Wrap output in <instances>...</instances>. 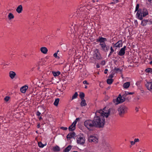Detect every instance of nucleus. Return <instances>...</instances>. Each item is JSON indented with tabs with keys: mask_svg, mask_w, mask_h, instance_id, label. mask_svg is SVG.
Here are the masks:
<instances>
[{
	"mask_svg": "<svg viewBox=\"0 0 152 152\" xmlns=\"http://www.w3.org/2000/svg\"><path fill=\"white\" fill-rule=\"evenodd\" d=\"M72 148V146L69 145L64 150V152H69Z\"/></svg>",
	"mask_w": 152,
	"mask_h": 152,
	"instance_id": "b1692460",
	"label": "nucleus"
},
{
	"mask_svg": "<svg viewBox=\"0 0 152 152\" xmlns=\"http://www.w3.org/2000/svg\"><path fill=\"white\" fill-rule=\"evenodd\" d=\"M101 64L102 65H104L105 64V62L104 61H102Z\"/></svg>",
	"mask_w": 152,
	"mask_h": 152,
	"instance_id": "37998d69",
	"label": "nucleus"
},
{
	"mask_svg": "<svg viewBox=\"0 0 152 152\" xmlns=\"http://www.w3.org/2000/svg\"><path fill=\"white\" fill-rule=\"evenodd\" d=\"M38 119L39 121H41L42 119V118L41 116H40L38 118Z\"/></svg>",
	"mask_w": 152,
	"mask_h": 152,
	"instance_id": "3c124183",
	"label": "nucleus"
},
{
	"mask_svg": "<svg viewBox=\"0 0 152 152\" xmlns=\"http://www.w3.org/2000/svg\"><path fill=\"white\" fill-rule=\"evenodd\" d=\"M28 88V87L26 85L24 86L21 88L20 89V91L22 93H24L26 92V90Z\"/></svg>",
	"mask_w": 152,
	"mask_h": 152,
	"instance_id": "a211bd4d",
	"label": "nucleus"
},
{
	"mask_svg": "<svg viewBox=\"0 0 152 152\" xmlns=\"http://www.w3.org/2000/svg\"><path fill=\"white\" fill-rule=\"evenodd\" d=\"M113 2H111L110 4H115L116 3H117L118 2V0H113Z\"/></svg>",
	"mask_w": 152,
	"mask_h": 152,
	"instance_id": "c9c22d12",
	"label": "nucleus"
},
{
	"mask_svg": "<svg viewBox=\"0 0 152 152\" xmlns=\"http://www.w3.org/2000/svg\"><path fill=\"white\" fill-rule=\"evenodd\" d=\"M77 123L76 121H74L72 125L69 127V130L70 131L74 130L75 129L76 124Z\"/></svg>",
	"mask_w": 152,
	"mask_h": 152,
	"instance_id": "9b49d317",
	"label": "nucleus"
},
{
	"mask_svg": "<svg viewBox=\"0 0 152 152\" xmlns=\"http://www.w3.org/2000/svg\"><path fill=\"white\" fill-rule=\"evenodd\" d=\"M130 85V83L129 82H127L125 83L123 85V87L124 88H128Z\"/></svg>",
	"mask_w": 152,
	"mask_h": 152,
	"instance_id": "a878e982",
	"label": "nucleus"
},
{
	"mask_svg": "<svg viewBox=\"0 0 152 152\" xmlns=\"http://www.w3.org/2000/svg\"><path fill=\"white\" fill-rule=\"evenodd\" d=\"M137 12L136 14V16L137 17V18L140 20H142L143 19L142 16V10L141 9H140L139 10L137 11Z\"/></svg>",
	"mask_w": 152,
	"mask_h": 152,
	"instance_id": "9d476101",
	"label": "nucleus"
},
{
	"mask_svg": "<svg viewBox=\"0 0 152 152\" xmlns=\"http://www.w3.org/2000/svg\"><path fill=\"white\" fill-rule=\"evenodd\" d=\"M38 145L39 147L42 148L46 145V144H43L41 142H38Z\"/></svg>",
	"mask_w": 152,
	"mask_h": 152,
	"instance_id": "c756f323",
	"label": "nucleus"
},
{
	"mask_svg": "<svg viewBox=\"0 0 152 152\" xmlns=\"http://www.w3.org/2000/svg\"><path fill=\"white\" fill-rule=\"evenodd\" d=\"M41 114V113L39 112V111H37L36 113V114L37 116H39Z\"/></svg>",
	"mask_w": 152,
	"mask_h": 152,
	"instance_id": "a19ab883",
	"label": "nucleus"
},
{
	"mask_svg": "<svg viewBox=\"0 0 152 152\" xmlns=\"http://www.w3.org/2000/svg\"><path fill=\"white\" fill-rule=\"evenodd\" d=\"M71 33H72L73 32V31H71Z\"/></svg>",
	"mask_w": 152,
	"mask_h": 152,
	"instance_id": "e2e57ef3",
	"label": "nucleus"
},
{
	"mask_svg": "<svg viewBox=\"0 0 152 152\" xmlns=\"http://www.w3.org/2000/svg\"><path fill=\"white\" fill-rule=\"evenodd\" d=\"M36 132L37 133H38V132H37V131H36Z\"/></svg>",
	"mask_w": 152,
	"mask_h": 152,
	"instance_id": "338daca9",
	"label": "nucleus"
},
{
	"mask_svg": "<svg viewBox=\"0 0 152 152\" xmlns=\"http://www.w3.org/2000/svg\"><path fill=\"white\" fill-rule=\"evenodd\" d=\"M146 86L148 90L150 91L152 90V81L147 83L146 84Z\"/></svg>",
	"mask_w": 152,
	"mask_h": 152,
	"instance_id": "4468645a",
	"label": "nucleus"
},
{
	"mask_svg": "<svg viewBox=\"0 0 152 152\" xmlns=\"http://www.w3.org/2000/svg\"><path fill=\"white\" fill-rule=\"evenodd\" d=\"M79 120V118H77L75 120V121H77V120Z\"/></svg>",
	"mask_w": 152,
	"mask_h": 152,
	"instance_id": "bf43d9fd",
	"label": "nucleus"
},
{
	"mask_svg": "<svg viewBox=\"0 0 152 152\" xmlns=\"http://www.w3.org/2000/svg\"><path fill=\"white\" fill-rule=\"evenodd\" d=\"M76 139L77 143L79 145H83L85 143V138L83 135H78Z\"/></svg>",
	"mask_w": 152,
	"mask_h": 152,
	"instance_id": "423d86ee",
	"label": "nucleus"
},
{
	"mask_svg": "<svg viewBox=\"0 0 152 152\" xmlns=\"http://www.w3.org/2000/svg\"><path fill=\"white\" fill-rule=\"evenodd\" d=\"M91 7V5L89 4V3H87L83 7L80 6L77 9L76 14L80 20L83 21L84 23H86L88 21V15L92 13V10H94V8H90Z\"/></svg>",
	"mask_w": 152,
	"mask_h": 152,
	"instance_id": "f257e3e1",
	"label": "nucleus"
},
{
	"mask_svg": "<svg viewBox=\"0 0 152 152\" xmlns=\"http://www.w3.org/2000/svg\"><path fill=\"white\" fill-rule=\"evenodd\" d=\"M75 134L74 132H72L69 133L67 135L66 138L67 139H70L74 137L75 136Z\"/></svg>",
	"mask_w": 152,
	"mask_h": 152,
	"instance_id": "f3484780",
	"label": "nucleus"
},
{
	"mask_svg": "<svg viewBox=\"0 0 152 152\" xmlns=\"http://www.w3.org/2000/svg\"><path fill=\"white\" fill-rule=\"evenodd\" d=\"M78 95L77 92H75L73 95L72 96L71 100H72L76 98Z\"/></svg>",
	"mask_w": 152,
	"mask_h": 152,
	"instance_id": "7c9ffc66",
	"label": "nucleus"
},
{
	"mask_svg": "<svg viewBox=\"0 0 152 152\" xmlns=\"http://www.w3.org/2000/svg\"><path fill=\"white\" fill-rule=\"evenodd\" d=\"M8 18L9 20H11L14 18V16L12 13H10L8 15Z\"/></svg>",
	"mask_w": 152,
	"mask_h": 152,
	"instance_id": "cd10ccee",
	"label": "nucleus"
},
{
	"mask_svg": "<svg viewBox=\"0 0 152 152\" xmlns=\"http://www.w3.org/2000/svg\"><path fill=\"white\" fill-rule=\"evenodd\" d=\"M108 71V70L107 69H106L104 71V73L105 74H107V71Z\"/></svg>",
	"mask_w": 152,
	"mask_h": 152,
	"instance_id": "8fccbe9b",
	"label": "nucleus"
},
{
	"mask_svg": "<svg viewBox=\"0 0 152 152\" xmlns=\"http://www.w3.org/2000/svg\"><path fill=\"white\" fill-rule=\"evenodd\" d=\"M23 10L22 6L21 5H19L16 9V11L18 13H20Z\"/></svg>",
	"mask_w": 152,
	"mask_h": 152,
	"instance_id": "aec40b11",
	"label": "nucleus"
},
{
	"mask_svg": "<svg viewBox=\"0 0 152 152\" xmlns=\"http://www.w3.org/2000/svg\"><path fill=\"white\" fill-rule=\"evenodd\" d=\"M59 52V50H57V52L55 53H54L53 54V56L54 57H55L56 58H58V59H59L60 58V57L57 56V55L58 54V52Z\"/></svg>",
	"mask_w": 152,
	"mask_h": 152,
	"instance_id": "c85d7f7f",
	"label": "nucleus"
},
{
	"mask_svg": "<svg viewBox=\"0 0 152 152\" xmlns=\"http://www.w3.org/2000/svg\"><path fill=\"white\" fill-rule=\"evenodd\" d=\"M124 97H122L120 94H119L118 97L115 99H113V102L115 104L123 103L125 101Z\"/></svg>",
	"mask_w": 152,
	"mask_h": 152,
	"instance_id": "0eeeda50",
	"label": "nucleus"
},
{
	"mask_svg": "<svg viewBox=\"0 0 152 152\" xmlns=\"http://www.w3.org/2000/svg\"><path fill=\"white\" fill-rule=\"evenodd\" d=\"M135 110L136 112H137L138 111V108L137 107H136L135 108Z\"/></svg>",
	"mask_w": 152,
	"mask_h": 152,
	"instance_id": "603ef678",
	"label": "nucleus"
},
{
	"mask_svg": "<svg viewBox=\"0 0 152 152\" xmlns=\"http://www.w3.org/2000/svg\"><path fill=\"white\" fill-rule=\"evenodd\" d=\"M142 12V17H145L148 15V11L146 8L143 9Z\"/></svg>",
	"mask_w": 152,
	"mask_h": 152,
	"instance_id": "2eb2a0df",
	"label": "nucleus"
},
{
	"mask_svg": "<svg viewBox=\"0 0 152 152\" xmlns=\"http://www.w3.org/2000/svg\"><path fill=\"white\" fill-rule=\"evenodd\" d=\"M60 30V29L59 28H58L57 29V30Z\"/></svg>",
	"mask_w": 152,
	"mask_h": 152,
	"instance_id": "69168bd1",
	"label": "nucleus"
},
{
	"mask_svg": "<svg viewBox=\"0 0 152 152\" xmlns=\"http://www.w3.org/2000/svg\"><path fill=\"white\" fill-rule=\"evenodd\" d=\"M96 67L97 68H99L100 67L99 65V64H97L96 65Z\"/></svg>",
	"mask_w": 152,
	"mask_h": 152,
	"instance_id": "5fc2aeb1",
	"label": "nucleus"
},
{
	"mask_svg": "<svg viewBox=\"0 0 152 152\" xmlns=\"http://www.w3.org/2000/svg\"><path fill=\"white\" fill-rule=\"evenodd\" d=\"M9 76L12 79H13L16 76V74L15 72L12 71H10L9 73Z\"/></svg>",
	"mask_w": 152,
	"mask_h": 152,
	"instance_id": "ddd939ff",
	"label": "nucleus"
},
{
	"mask_svg": "<svg viewBox=\"0 0 152 152\" xmlns=\"http://www.w3.org/2000/svg\"><path fill=\"white\" fill-rule=\"evenodd\" d=\"M148 1L149 2H150L151 3L152 2V0H148Z\"/></svg>",
	"mask_w": 152,
	"mask_h": 152,
	"instance_id": "13d9d810",
	"label": "nucleus"
},
{
	"mask_svg": "<svg viewBox=\"0 0 152 152\" xmlns=\"http://www.w3.org/2000/svg\"><path fill=\"white\" fill-rule=\"evenodd\" d=\"M134 94V92H126V94L127 95H128V94L132 95V94Z\"/></svg>",
	"mask_w": 152,
	"mask_h": 152,
	"instance_id": "58836bf2",
	"label": "nucleus"
},
{
	"mask_svg": "<svg viewBox=\"0 0 152 152\" xmlns=\"http://www.w3.org/2000/svg\"><path fill=\"white\" fill-rule=\"evenodd\" d=\"M114 70L116 71H121V70L119 68H117L116 67H115L114 68Z\"/></svg>",
	"mask_w": 152,
	"mask_h": 152,
	"instance_id": "c03bdc74",
	"label": "nucleus"
},
{
	"mask_svg": "<svg viewBox=\"0 0 152 152\" xmlns=\"http://www.w3.org/2000/svg\"><path fill=\"white\" fill-rule=\"evenodd\" d=\"M88 140L90 142H93L95 143H97L98 141V138L95 136H91L89 137Z\"/></svg>",
	"mask_w": 152,
	"mask_h": 152,
	"instance_id": "1a4fd4ad",
	"label": "nucleus"
},
{
	"mask_svg": "<svg viewBox=\"0 0 152 152\" xmlns=\"http://www.w3.org/2000/svg\"><path fill=\"white\" fill-rule=\"evenodd\" d=\"M96 41L97 42L99 43V45H100L101 50L102 51L105 52L108 51L110 49V47L106 45L105 42L107 40L106 38L99 36L98 38L96 39Z\"/></svg>",
	"mask_w": 152,
	"mask_h": 152,
	"instance_id": "7ed1b4c3",
	"label": "nucleus"
},
{
	"mask_svg": "<svg viewBox=\"0 0 152 152\" xmlns=\"http://www.w3.org/2000/svg\"><path fill=\"white\" fill-rule=\"evenodd\" d=\"M10 97L8 96H6L4 98V100L6 102H7L10 99Z\"/></svg>",
	"mask_w": 152,
	"mask_h": 152,
	"instance_id": "e433bc0d",
	"label": "nucleus"
},
{
	"mask_svg": "<svg viewBox=\"0 0 152 152\" xmlns=\"http://www.w3.org/2000/svg\"><path fill=\"white\" fill-rule=\"evenodd\" d=\"M112 53H110V52L109 54V55H108V57H109L110 56H111L112 54Z\"/></svg>",
	"mask_w": 152,
	"mask_h": 152,
	"instance_id": "4d7b16f0",
	"label": "nucleus"
},
{
	"mask_svg": "<svg viewBox=\"0 0 152 152\" xmlns=\"http://www.w3.org/2000/svg\"><path fill=\"white\" fill-rule=\"evenodd\" d=\"M60 129H61L64 130H66L67 129V128L66 127L61 126L60 127Z\"/></svg>",
	"mask_w": 152,
	"mask_h": 152,
	"instance_id": "4c0bfd02",
	"label": "nucleus"
},
{
	"mask_svg": "<svg viewBox=\"0 0 152 152\" xmlns=\"http://www.w3.org/2000/svg\"><path fill=\"white\" fill-rule=\"evenodd\" d=\"M59 99L58 98H57L55 99V102H54L53 103V104L55 106H58L59 102Z\"/></svg>",
	"mask_w": 152,
	"mask_h": 152,
	"instance_id": "bb28decb",
	"label": "nucleus"
},
{
	"mask_svg": "<svg viewBox=\"0 0 152 152\" xmlns=\"http://www.w3.org/2000/svg\"><path fill=\"white\" fill-rule=\"evenodd\" d=\"M122 40H120L115 44L114 46L118 48H119L122 47Z\"/></svg>",
	"mask_w": 152,
	"mask_h": 152,
	"instance_id": "dca6fc26",
	"label": "nucleus"
},
{
	"mask_svg": "<svg viewBox=\"0 0 152 152\" xmlns=\"http://www.w3.org/2000/svg\"><path fill=\"white\" fill-rule=\"evenodd\" d=\"M130 143H131V145H134L135 143V142L134 141H131L130 142Z\"/></svg>",
	"mask_w": 152,
	"mask_h": 152,
	"instance_id": "a18cd8bd",
	"label": "nucleus"
},
{
	"mask_svg": "<svg viewBox=\"0 0 152 152\" xmlns=\"http://www.w3.org/2000/svg\"><path fill=\"white\" fill-rule=\"evenodd\" d=\"M83 83L84 84H88V83L87 82V81H86V80L84 81H83Z\"/></svg>",
	"mask_w": 152,
	"mask_h": 152,
	"instance_id": "49530a36",
	"label": "nucleus"
},
{
	"mask_svg": "<svg viewBox=\"0 0 152 152\" xmlns=\"http://www.w3.org/2000/svg\"><path fill=\"white\" fill-rule=\"evenodd\" d=\"M110 113L109 111L105 112L102 110H97L95 113L96 116L94 119L95 126L99 128L103 127L105 123L104 118L108 117Z\"/></svg>",
	"mask_w": 152,
	"mask_h": 152,
	"instance_id": "f03ea898",
	"label": "nucleus"
},
{
	"mask_svg": "<svg viewBox=\"0 0 152 152\" xmlns=\"http://www.w3.org/2000/svg\"><path fill=\"white\" fill-rule=\"evenodd\" d=\"M128 110V107L124 105L121 106L118 109V114L121 117H123L125 114L127 113Z\"/></svg>",
	"mask_w": 152,
	"mask_h": 152,
	"instance_id": "39448f33",
	"label": "nucleus"
},
{
	"mask_svg": "<svg viewBox=\"0 0 152 152\" xmlns=\"http://www.w3.org/2000/svg\"><path fill=\"white\" fill-rule=\"evenodd\" d=\"M134 23L135 24H137V25L138 24V22H137V20H134Z\"/></svg>",
	"mask_w": 152,
	"mask_h": 152,
	"instance_id": "09e8293b",
	"label": "nucleus"
},
{
	"mask_svg": "<svg viewBox=\"0 0 152 152\" xmlns=\"http://www.w3.org/2000/svg\"><path fill=\"white\" fill-rule=\"evenodd\" d=\"M84 125L89 131L92 130L93 128L95 127L94 120H86L84 122Z\"/></svg>",
	"mask_w": 152,
	"mask_h": 152,
	"instance_id": "20e7f679",
	"label": "nucleus"
},
{
	"mask_svg": "<svg viewBox=\"0 0 152 152\" xmlns=\"http://www.w3.org/2000/svg\"><path fill=\"white\" fill-rule=\"evenodd\" d=\"M139 4H137V5L136 6L135 12L139 10L140 9H139Z\"/></svg>",
	"mask_w": 152,
	"mask_h": 152,
	"instance_id": "f704fd0d",
	"label": "nucleus"
},
{
	"mask_svg": "<svg viewBox=\"0 0 152 152\" xmlns=\"http://www.w3.org/2000/svg\"><path fill=\"white\" fill-rule=\"evenodd\" d=\"M110 49V53H113L114 52V49H113L112 47H111Z\"/></svg>",
	"mask_w": 152,
	"mask_h": 152,
	"instance_id": "ea45409f",
	"label": "nucleus"
},
{
	"mask_svg": "<svg viewBox=\"0 0 152 152\" xmlns=\"http://www.w3.org/2000/svg\"><path fill=\"white\" fill-rule=\"evenodd\" d=\"M40 50L43 53L46 54L48 51V50L46 48L43 47L40 48Z\"/></svg>",
	"mask_w": 152,
	"mask_h": 152,
	"instance_id": "6ab92c4d",
	"label": "nucleus"
},
{
	"mask_svg": "<svg viewBox=\"0 0 152 152\" xmlns=\"http://www.w3.org/2000/svg\"><path fill=\"white\" fill-rule=\"evenodd\" d=\"M113 80L112 79H108L107 80V84H111L112 83Z\"/></svg>",
	"mask_w": 152,
	"mask_h": 152,
	"instance_id": "2f4dec72",
	"label": "nucleus"
},
{
	"mask_svg": "<svg viewBox=\"0 0 152 152\" xmlns=\"http://www.w3.org/2000/svg\"><path fill=\"white\" fill-rule=\"evenodd\" d=\"M148 22H150V24H152V20L151 19H150L149 20Z\"/></svg>",
	"mask_w": 152,
	"mask_h": 152,
	"instance_id": "de8ad7c7",
	"label": "nucleus"
},
{
	"mask_svg": "<svg viewBox=\"0 0 152 152\" xmlns=\"http://www.w3.org/2000/svg\"><path fill=\"white\" fill-rule=\"evenodd\" d=\"M40 124H38L37 126V127L38 128H39L40 127Z\"/></svg>",
	"mask_w": 152,
	"mask_h": 152,
	"instance_id": "864d4df0",
	"label": "nucleus"
},
{
	"mask_svg": "<svg viewBox=\"0 0 152 152\" xmlns=\"http://www.w3.org/2000/svg\"><path fill=\"white\" fill-rule=\"evenodd\" d=\"M150 64H152V61H150Z\"/></svg>",
	"mask_w": 152,
	"mask_h": 152,
	"instance_id": "052dcab7",
	"label": "nucleus"
},
{
	"mask_svg": "<svg viewBox=\"0 0 152 152\" xmlns=\"http://www.w3.org/2000/svg\"><path fill=\"white\" fill-rule=\"evenodd\" d=\"M53 150L54 151H59L60 148L58 146L56 145L53 147Z\"/></svg>",
	"mask_w": 152,
	"mask_h": 152,
	"instance_id": "5701e85b",
	"label": "nucleus"
},
{
	"mask_svg": "<svg viewBox=\"0 0 152 152\" xmlns=\"http://www.w3.org/2000/svg\"><path fill=\"white\" fill-rule=\"evenodd\" d=\"M145 71L147 72L152 73V69L148 68L145 70Z\"/></svg>",
	"mask_w": 152,
	"mask_h": 152,
	"instance_id": "72a5a7b5",
	"label": "nucleus"
},
{
	"mask_svg": "<svg viewBox=\"0 0 152 152\" xmlns=\"http://www.w3.org/2000/svg\"><path fill=\"white\" fill-rule=\"evenodd\" d=\"M139 141H140V140H139V139L138 138H135L134 139V141L135 143L136 142H139Z\"/></svg>",
	"mask_w": 152,
	"mask_h": 152,
	"instance_id": "79ce46f5",
	"label": "nucleus"
},
{
	"mask_svg": "<svg viewBox=\"0 0 152 152\" xmlns=\"http://www.w3.org/2000/svg\"><path fill=\"white\" fill-rule=\"evenodd\" d=\"M148 22V20L144 19L142 21L141 24L143 26H145Z\"/></svg>",
	"mask_w": 152,
	"mask_h": 152,
	"instance_id": "412c9836",
	"label": "nucleus"
},
{
	"mask_svg": "<svg viewBox=\"0 0 152 152\" xmlns=\"http://www.w3.org/2000/svg\"><path fill=\"white\" fill-rule=\"evenodd\" d=\"M92 2H93V3L95 2V1H94V0H92Z\"/></svg>",
	"mask_w": 152,
	"mask_h": 152,
	"instance_id": "680f3d73",
	"label": "nucleus"
},
{
	"mask_svg": "<svg viewBox=\"0 0 152 152\" xmlns=\"http://www.w3.org/2000/svg\"><path fill=\"white\" fill-rule=\"evenodd\" d=\"M93 54V58L95 59L100 60L102 58L99 50L98 49H96L94 50Z\"/></svg>",
	"mask_w": 152,
	"mask_h": 152,
	"instance_id": "6e6552de",
	"label": "nucleus"
},
{
	"mask_svg": "<svg viewBox=\"0 0 152 152\" xmlns=\"http://www.w3.org/2000/svg\"><path fill=\"white\" fill-rule=\"evenodd\" d=\"M79 96L82 100V99H84V97L85 96V94L83 92H80V94H79Z\"/></svg>",
	"mask_w": 152,
	"mask_h": 152,
	"instance_id": "473e14b6",
	"label": "nucleus"
},
{
	"mask_svg": "<svg viewBox=\"0 0 152 152\" xmlns=\"http://www.w3.org/2000/svg\"><path fill=\"white\" fill-rule=\"evenodd\" d=\"M85 88H87V86H86L85 87Z\"/></svg>",
	"mask_w": 152,
	"mask_h": 152,
	"instance_id": "0e129e2a",
	"label": "nucleus"
},
{
	"mask_svg": "<svg viewBox=\"0 0 152 152\" xmlns=\"http://www.w3.org/2000/svg\"><path fill=\"white\" fill-rule=\"evenodd\" d=\"M52 73L54 77H56L60 75L61 74V72L59 71H57V72L52 71Z\"/></svg>",
	"mask_w": 152,
	"mask_h": 152,
	"instance_id": "393cba45",
	"label": "nucleus"
},
{
	"mask_svg": "<svg viewBox=\"0 0 152 152\" xmlns=\"http://www.w3.org/2000/svg\"><path fill=\"white\" fill-rule=\"evenodd\" d=\"M113 77V75H110V76H109V77H110V78H111V79H112V78Z\"/></svg>",
	"mask_w": 152,
	"mask_h": 152,
	"instance_id": "6e6d98bb",
	"label": "nucleus"
},
{
	"mask_svg": "<svg viewBox=\"0 0 152 152\" xmlns=\"http://www.w3.org/2000/svg\"><path fill=\"white\" fill-rule=\"evenodd\" d=\"M126 46H124L121 48L118 52V54L121 56H124L125 54V50H126Z\"/></svg>",
	"mask_w": 152,
	"mask_h": 152,
	"instance_id": "f8f14e48",
	"label": "nucleus"
},
{
	"mask_svg": "<svg viewBox=\"0 0 152 152\" xmlns=\"http://www.w3.org/2000/svg\"><path fill=\"white\" fill-rule=\"evenodd\" d=\"M82 101L80 103V105L81 107L85 106L87 104L84 99H82Z\"/></svg>",
	"mask_w": 152,
	"mask_h": 152,
	"instance_id": "4be33fe9",
	"label": "nucleus"
}]
</instances>
